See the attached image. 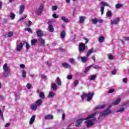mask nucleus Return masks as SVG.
<instances>
[{"mask_svg":"<svg viewBox=\"0 0 129 129\" xmlns=\"http://www.w3.org/2000/svg\"><path fill=\"white\" fill-rule=\"evenodd\" d=\"M24 43L21 42L19 44H17L16 46V50L17 52H21L23 49L24 46Z\"/></svg>","mask_w":129,"mask_h":129,"instance_id":"nucleus-6","label":"nucleus"},{"mask_svg":"<svg viewBox=\"0 0 129 129\" xmlns=\"http://www.w3.org/2000/svg\"><path fill=\"white\" fill-rule=\"evenodd\" d=\"M39 97L40 98H41V99H45V94H44V93L41 92L39 93Z\"/></svg>","mask_w":129,"mask_h":129,"instance_id":"nucleus-31","label":"nucleus"},{"mask_svg":"<svg viewBox=\"0 0 129 129\" xmlns=\"http://www.w3.org/2000/svg\"><path fill=\"white\" fill-rule=\"evenodd\" d=\"M15 14L11 13L10 14V17L11 18L12 20H15Z\"/></svg>","mask_w":129,"mask_h":129,"instance_id":"nucleus-44","label":"nucleus"},{"mask_svg":"<svg viewBox=\"0 0 129 129\" xmlns=\"http://www.w3.org/2000/svg\"><path fill=\"white\" fill-rule=\"evenodd\" d=\"M28 27H30L31 25H32V22L31 21H28V23L26 24Z\"/></svg>","mask_w":129,"mask_h":129,"instance_id":"nucleus-56","label":"nucleus"},{"mask_svg":"<svg viewBox=\"0 0 129 129\" xmlns=\"http://www.w3.org/2000/svg\"><path fill=\"white\" fill-rule=\"evenodd\" d=\"M85 44L83 43H80L79 45V50L80 53H83L85 50Z\"/></svg>","mask_w":129,"mask_h":129,"instance_id":"nucleus-7","label":"nucleus"},{"mask_svg":"<svg viewBox=\"0 0 129 129\" xmlns=\"http://www.w3.org/2000/svg\"><path fill=\"white\" fill-rule=\"evenodd\" d=\"M100 5L101 6H103L104 7H105V6L106 7H108L109 8L110 7L109 4H108L107 3L103 2V1H102L100 3Z\"/></svg>","mask_w":129,"mask_h":129,"instance_id":"nucleus-20","label":"nucleus"},{"mask_svg":"<svg viewBox=\"0 0 129 129\" xmlns=\"http://www.w3.org/2000/svg\"><path fill=\"white\" fill-rule=\"evenodd\" d=\"M35 119H36V116L35 115L32 116L30 120V124L34 123V121H35Z\"/></svg>","mask_w":129,"mask_h":129,"instance_id":"nucleus-22","label":"nucleus"},{"mask_svg":"<svg viewBox=\"0 0 129 129\" xmlns=\"http://www.w3.org/2000/svg\"><path fill=\"white\" fill-rule=\"evenodd\" d=\"M112 75H115V74H116V70H114L112 71Z\"/></svg>","mask_w":129,"mask_h":129,"instance_id":"nucleus-57","label":"nucleus"},{"mask_svg":"<svg viewBox=\"0 0 129 129\" xmlns=\"http://www.w3.org/2000/svg\"><path fill=\"white\" fill-rule=\"evenodd\" d=\"M93 52H94V49L93 48L90 49L87 53V57L88 58V57H89V56H90V55H91Z\"/></svg>","mask_w":129,"mask_h":129,"instance_id":"nucleus-17","label":"nucleus"},{"mask_svg":"<svg viewBox=\"0 0 129 129\" xmlns=\"http://www.w3.org/2000/svg\"><path fill=\"white\" fill-rule=\"evenodd\" d=\"M85 123L87 124V127H90V126H92V125L94 124L93 122H92L90 119L85 121Z\"/></svg>","mask_w":129,"mask_h":129,"instance_id":"nucleus-8","label":"nucleus"},{"mask_svg":"<svg viewBox=\"0 0 129 129\" xmlns=\"http://www.w3.org/2000/svg\"><path fill=\"white\" fill-rule=\"evenodd\" d=\"M96 78V76L92 75L90 78V80H95Z\"/></svg>","mask_w":129,"mask_h":129,"instance_id":"nucleus-48","label":"nucleus"},{"mask_svg":"<svg viewBox=\"0 0 129 129\" xmlns=\"http://www.w3.org/2000/svg\"><path fill=\"white\" fill-rule=\"evenodd\" d=\"M69 62H70L71 64H74V63H75V59L72 58H69Z\"/></svg>","mask_w":129,"mask_h":129,"instance_id":"nucleus-40","label":"nucleus"},{"mask_svg":"<svg viewBox=\"0 0 129 129\" xmlns=\"http://www.w3.org/2000/svg\"><path fill=\"white\" fill-rule=\"evenodd\" d=\"M106 106V104L102 105L95 108L94 109V110H97V109H103V108H105Z\"/></svg>","mask_w":129,"mask_h":129,"instance_id":"nucleus-13","label":"nucleus"},{"mask_svg":"<svg viewBox=\"0 0 129 129\" xmlns=\"http://www.w3.org/2000/svg\"><path fill=\"white\" fill-rule=\"evenodd\" d=\"M26 74H27V73L26 72V71L25 70H23V71H22V77H23V78H25L26 77Z\"/></svg>","mask_w":129,"mask_h":129,"instance_id":"nucleus-41","label":"nucleus"},{"mask_svg":"<svg viewBox=\"0 0 129 129\" xmlns=\"http://www.w3.org/2000/svg\"><path fill=\"white\" fill-rule=\"evenodd\" d=\"M100 9L101 14V15H103V12H104V7L103 6H102L101 7Z\"/></svg>","mask_w":129,"mask_h":129,"instance_id":"nucleus-46","label":"nucleus"},{"mask_svg":"<svg viewBox=\"0 0 129 129\" xmlns=\"http://www.w3.org/2000/svg\"><path fill=\"white\" fill-rule=\"evenodd\" d=\"M23 43H25L26 44V49L27 50H29L30 49V44H29L27 42H23Z\"/></svg>","mask_w":129,"mask_h":129,"instance_id":"nucleus-42","label":"nucleus"},{"mask_svg":"<svg viewBox=\"0 0 129 129\" xmlns=\"http://www.w3.org/2000/svg\"><path fill=\"white\" fill-rule=\"evenodd\" d=\"M123 82L124 83H126L127 82V79L126 78H124L123 79Z\"/></svg>","mask_w":129,"mask_h":129,"instance_id":"nucleus-62","label":"nucleus"},{"mask_svg":"<svg viewBox=\"0 0 129 129\" xmlns=\"http://www.w3.org/2000/svg\"><path fill=\"white\" fill-rule=\"evenodd\" d=\"M0 116H1L2 118H4V112L2 111V110L1 109H0Z\"/></svg>","mask_w":129,"mask_h":129,"instance_id":"nucleus-52","label":"nucleus"},{"mask_svg":"<svg viewBox=\"0 0 129 129\" xmlns=\"http://www.w3.org/2000/svg\"><path fill=\"white\" fill-rule=\"evenodd\" d=\"M91 67H92V66H89L86 68V69L85 70V73H87V72L89 71V69H90Z\"/></svg>","mask_w":129,"mask_h":129,"instance_id":"nucleus-37","label":"nucleus"},{"mask_svg":"<svg viewBox=\"0 0 129 129\" xmlns=\"http://www.w3.org/2000/svg\"><path fill=\"white\" fill-rule=\"evenodd\" d=\"M114 91H115L114 89H110L109 90L108 93H112L113 92H114Z\"/></svg>","mask_w":129,"mask_h":129,"instance_id":"nucleus-49","label":"nucleus"},{"mask_svg":"<svg viewBox=\"0 0 129 129\" xmlns=\"http://www.w3.org/2000/svg\"><path fill=\"white\" fill-rule=\"evenodd\" d=\"M65 36H66V33L65 32V31H62L60 33V37L61 39H64V38H65Z\"/></svg>","mask_w":129,"mask_h":129,"instance_id":"nucleus-27","label":"nucleus"},{"mask_svg":"<svg viewBox=\"0 0 129 129\" xmlns=\"http://www.w3.org/2000/svg\"><path fill=\"white\" fill-rule=\"evenodd\" d=\"M48 30L49 32H54V28H53V26H52V25L49 24L48 26Z\"/></svg>","mask_w":129,"mask_h":129,"instance_id":"nucleus-32","label":"nucleus"},{"mask_svg":"<svg viewBox=\"0 0 129 129\" xmlns=\"http://www.w3.org/2000/svg\"><path fill=\"white\" fill-rule=\"evenodd\" d=\"M43 11H44V4H41L39 8L36 10L35 13L37 15L40 16V15H42Z\"/></svg>","mask_w":129,"mask_h":129,"instance_id":"nucleus-4","label":"nucleus"},{"mask_svg":"<svg viewBox=\"0 0 129 129\" xmlns=\"http://www.w3.org/2000/svg\"><path fill=\"white\" fill-rule=\"evenodd\" d=\"M57 9H58V7H57V6H52V11H56V10H57Z\"/></svg>","mask_w":129,"mask_h":129,"instance_id":"nucleus-53","label":"nucleus"},{"mask_svg":"<svg viewBox=\"0 0 129 129\" xmlns=\"http://www.w3.org/2000/svg\"><path fill=\"white\" fill-rule=\"evenodd\" d=\"M123 7V5L120 4H116L115 6V9H120V8H122Z\"/></svg>","mask_w":129,"mask_h":129,"instance_id":"nucleus-30","label":"nucleus"},{"mask_svg":"<svg viewBox=\"0 0 129 129\" xmlns=\"http://www.w3.org/2000/svg\"><path fill=\"white\" fill-rule=\"evenodd\" d=\"M51 87L53 90H57V85L55 83H53L51 85Z\"/></svg>","mask_w":129,"mask_h":129,"instance_id":"nucleus-34","label":"nucleus"},{"mask_svg":"<svg viewBox=\"0 0 129 129\" xmlns=\"http://www.w3.org/2000/svg\"><path fill=\"white\" fill-rule=\"evenodd\" d=\"M3 70L4 71V74H3L4 77H7L11 73V69L8 67V65H4Z\"/></svg>","mask_w":129,"mask_h":129,"instance_id":"nucleus-3","label":"nucleus"},{"mask_svg":"<svg viewBox=\"0 0 129 129\" xmlns=\"http://www.w3.org/2000/svg\"><path fill=\"white\" fill-rule=\"evenodd\" d=\"M107 56L109 60H113V59H114V57L113 55H112V54H111V53L108 54Z\"/></svg>","mask_w":129,"mask_h":129,"instance_id":"nucleus-28","label":"nucleus"},{"mask_svg":"<svg viewBox=\"0 0 129 129\" xmlns=\"http://www.w3.org/2000/svg\"><path fill=\"white\" fill-rule=\"evenodd\" d=\"M119 18L117 17L115 19L111 21V25H116L119 22Z\"/></svg>","mask_w":129,"mask_h":129,"instance_id":"nucleus-10","label":"nucleus"},{"mask_svg":"<svg viewBox=\"0 0 129 129\" xmlns=\"http://www.w3.org/2000/svg\"><path fill=\"white\" fill-rule=\"evenodd\" d=\"M120 98H117L114 102L112 103V105H117L119 102H120Z\"/></svg>","mask_w":129,"mask_h":129,"instance_id":"nucleus-16","label":"nucleus"},{"mask_svg":"<svg viewBox=\"0 0 129 129\" xmlns=\"http://www.w3.org/2000/svg\"><path fill=\"white\" fill-rule=\"evenodd\" d=\"M97 112L93 113V114L89 115L88 117L85 118H80L77 120L75 124L76 127H78L82 123L83 120H87V119H90V118H93L94 116H95L97 114Z\"/></svg>","mask_w":129,"mask_h":129,"instance_id":"nucleus-1","label":"nucleus"},{"mask_svg":"<svg viewBox=\"0 0 129 129\" xmlns=\"http://www.w3.org/2000/svg\"><path fill=\"white\" fill-rule=\"evenodd\" d=\"M110 113H111V111L109 110V108H107L105 110L100 112V115H101V116H102L104 115H107L108 114H110Z\"/></svg>","mask_w":129,"mask_h":129,"instance_id":"nucleus-5","label":"nucleus"},{"mask_svg":"<svg viewBox=\"0 0 129 129\" xmlns=\"http://www.w3.org/2000/svg\"><path fill=\"white\" fill-rule=\"evenodd\" d=\"M106 16L108 17V18H110V17L112 16V13H111V11H108L106 12Z\"/></svg>","mask_w":129,"mask_h":129,"instance_id":"nucleus-26","label":"nucleus"},{"mask_svg":"<svg viewBox=\"0 0 129 129\" xmlns=\"http://www.w3.org/2000/svg\"><path fill=\"white\" fill-rule=\"evenodd\" d=\"M78 59H81L82 62L83 63H85L86 61H87V59H88V57L87 56L86 57H82V56H79Z\"/></svg>","mask_w":129,"mask_h":129,"instance_id":"nucleus-14","label":"nucleus"},{"mask_svg":"<svg viewBox=\"0 0 129 129\" xmlns=\"http://www.w3.org/2000/svg\"><path fill=\"white\" fill-rule=\"evenodd\" d=\"M61 20L64 22V23H68L69 22V20L67 19L66 17L62 16L61 18Z\"/></svg>","mask_w":129,"mask_h":129,"instance_id":"nucleus-29","label":"nucleus"},{"mask_svg":"<svg viewBox=\"0 0 129 129\" xmlns=\"http://www.w3.org/2000/svg\"><path fill=\"white\" fill-rule=\"evenodd\" d=\"M62 120H64V119H65V114H62Z\"/></svg>","mask_w":129,"mask_h":129,"instance_id":"nucleus-63","label":"nucleus"},{"mask_svg":"<svg viewBox=\"0 0 129 129\" xmlns=\"http://www.w3.org/2000/svg\"><path fill=\"white\" fill-rule=\"evenodd\" d=\"M52 17L54 18V19H56V18H58L59 16L57 15L56 14H54L52 15Z\"/></svg>","mask_w":129,"mask_h":129,"instance_id":"nucleus-54","label":"nucleus"},{"mask_svg":"<svg viewBox=\"0 0 129 129\" xmlns=\"http://www.w3.org/2000/svg\"><path fill=\"white\" fill-rule=\"evenodd\" d=\"M54 95H55V93H54L52 92H50L48 94V97H49V98H53V97H54Z\"/></svg>","mask_w":129,"mask_h":129,"instance_id":"nucleus-33","label":"nucleus"},{"mask_svg":"<svg viewBox=\"0 0 129 129\" xmlns=\"http://www.w3.org/2000/svg\"><path fill=\"white\" fill-rule=\"evenodd\" d=\"M41 78L43 79H46V76H45V75H41Z\"/></svg>","mask_w":129,"mask_h":129,"instance_id":"nucleus-64","label":"nucleus"},{"mask_svg":"<svg viewBox=\"0 0 129 129\" xmlns=\"http://www.w3.org/2000/svg\"><path fill=\"white\" fill-rule=\"evenodd\" d=\"M13 35H14V33L12 32H9L6 34V36L9 37H13Z\"/></svg>","mask_w":129,"mask_h":129,"instance_id":"nucleus-35","label":"nucleus"},{"mask_svg":"<svg viewBox=\"0 0 129 129\" xmlns=\"http://www.w3.org/2000/svg\"><path fill=\"white\" fill-rule=\"evenodd\" d=\"M10 125H11V123H7L5 125V127H9V126H10Z\"/></svg>","mask_w":129,"mask_h":129,"instance_id":"nucleus-59","label":"nucleus"},{"mask_svg":"<svg viewBox=\"0 0 129 129\" xmlns=\"http://www.w3.org/2000/svg\"><path fill=\"white\" fill-rule=\"evenodd\" d=\"M128 104V102H126L122 104V106H126Z\"/></svg>","mask_w":129,"mask_h":129,"instance_id":"nucleus-61","label":"nucleus"},{"mask_svg":"<svg viewBox=\"0 0 129 129\" xmlns=\"http://www.w3.org/2000/svg\"><path fill=\"white\" fill-rule=\"evenodd\" d=\"M25 30L28 31L29 33H33V31H32V29L31 28H26Z\"/></svg>","mask_w":129,"mask_h":129,"instance_id":"nucleus-51","label":"nucleus"},{"mask_svg":"<svg viewBox=\"0 0 129 129\" xmlns=\"http://www.w3.org/2000/svg\"><path fill=\"white\" fill-rule=\"evenodd\" d=\"M44 118L45 119L48 120L49 119H53V118H54V117L52 115L48 114L45 116Z\"/></svg>","mask_w":129,"mask_h":129,"instance_id":"nucleus-15","label":"nucleus"},{"mask_svg":"<svg viewBox=\"0 0 129 129\" xmlns=\"http://www.w3.org/2000/svg\"><path fill=\"white\" fill-rule=\"evenodd\" d=\"M38 42V40L37 39H33L31 41V45L33 46V45H35Z\"/></svg>","mask_w":129,"mask_h":129,"instance_id":"nucleus-36","label":"nucleus"},{"mask_svg":"<svg viewBox=\"0 0 129 129\" xmlns=\"http://www.w3.org/2000/svg\"><path fill=\"white\" fill-rule=\"evenodd\" d=\"M91 22H92V24L94 25H96L98 23V19L97 18H94L91 20Z\"/></svg>","mask_w":129,"mask_h":129,"instance_id":"nucleus-25","label":"nucleus"},{"mask_svg":"<svg viewBox=\"0 0 129 129\" xmlns=\"http://www.w3.org/2000/svg\"><path fill=\"white\" fill-rule=\"evenodd\" d=\"M123 39L124 41H129V37H124Z\"/></svg>","mask_w":129,"mask_h":129,"instance_id":"nucleus-55","label":"nucleus"},{"mask_svg":"<svg viewBox=\"0 0 129 129\" xmlns=\"http://www.w3.org/2000/svg\"><path fill=\"white\" fill-rule=\"evenodd\" d=\"M94 69H99L100 68V67H99V66H94Z\"/></svg>","mask_w":129,"mask_h":129,"instance_id":"nucleus-60","label":"nucleus"},{"mask_svg":"<svg viewBox=\"0 0 129 129\" xmlns=\"http://www.w3.org/2000/svg\"><path fill=\"white\" fill-rule=\"evenodd\" d=\"M38 41L41 44V46H42V47H44L45 46V40H44L42 37H40L38 39Z\"/></svg>","mask_w":129,"mask_h":129,"instance_id":"nucleus-12","label":"nucleus"},{"mask_svg":"<svg viewBox=\"0 0 129 129\" xmlns=\"http://www.w3.org/2000/svg\"><path fill=\"white\" fill-rule=\"evenodd\" d=\"M24 11H25V6L21 5L19 7V15H22V14H23L24 12Z\"/></svg>","mask_w":129,"mask_h":129,"instance_id":"nucleus-11","label":"nucleus"},{"mask_svg":"<svg viewBox=\"0 0 129 129\" xmlns=\"http://www.w3.org/2000/svg\"><path fill=\"white\" fill-rule=\"evenodd\" d=\"M94 95V93L89 92L88 93H85L83 92L81 97L82 100H84V98H87V101H90L92 100V97Z\"/></svg>","mask_w":129,"mask_h":129,"instance_id":"nucleus-2","label":"nucleus"},{"mask_svg":"<svg viewBox=\"0 0 129 129\" xmlns=\"http://www.w3.org/2000/svg\"><path fill=\"white\" fill-rule=\"evenodd\" d=\"M83 40H85V44H87L88 43V39H87L86 38H84Z\"/></svg>","mask_w":129,"mask_h":129,"instance_id":"nucleus-58","label":"nucleus"},{"mask_svg":"<svg viewBox=\"0 0 129 129\" xmlns=\"http://www.w3.org/2000/svg\"><path fill=\"white\" fill-rule=\"evenodd\" d=\"M73 77V76H72V75H68V76H67V79H68L69 80H70L72 79Z\"/></svg>","mask_w":129,"mask_h":129,"instance_id":"nucleus-47","label":"nucleus"},{"mask_svg":"<svg viewBox=\"0 0 129 129\" xmlns=\"http://www.w3.org/2000/svg\"><path fill=\"white\" fill-rule=\"evenodd\" d=\"M36 34L37 35V37H42V36H43V31L40 30H38L36 31Z\"/></svg>","mask_w":129,"mask_h":129,"instance_id":"nucleus-18","label":"nucleus"},{"mask_svg":"<svg viewBox=\"0 0 129 129\" xmlns=\"http://www.w3.org/2000/svg\"><path fill=\"white\" fill-rule=\"evenodd\" d=\"M79 23L80 24H83L84 23V21H85L86 19V17L85 16H80L79 17Z\"/></svg>","mask_w":129,"mask_h":129,"instance_id":"nucleus-9","label":"nucleus"},{"mask_svg":"<svg viewBox=\"0 0 129 129\" xmlns=\"http://www.w3.org/2000/svg\"><path fill=\"white\" fill-rule=\"evenodd\" d=\"M26 87L28 89H31V88H32V85L30 83H28L26 85Z\"/></svg>","mask_w":129,"mask_h":129,"instance_id":"nucleus-45","label":"nucleus"},{"mask_svg":"<svg viewBox=\"0 0 129 129\" xmlns=\"http://www.w3.org/2000/svg\"><path fill=\"white\" fill-rule=\"evenodd\" d=\"M124 108H120L119 109L116 110V112H123Z\"/></svg>","mask_w":129,"mask_h":129,"instance_id":"nucleus-39","label":"nucleus"},{"mask_svg":"<svg viewBox=\"0 0 129 129\" xmlns=\"http://www.w3.org/2000/svg\"><path fill=\"white\" fill-rule=\"evenodd\" d=\"M55 82H56V84H57V85H58V86L61 85V80H60V78L59 77H57L55 79Z\"/></svg>","mask_w":129,"mask_h":129,"instance_id":"nucleus-19","label":"nucleus"},{"mask_svg":"<svg viewBox=\"0 0 129 129\" xmlns=\"http://www.w3.org/2000/svg\"><path fill=\"white\" fill-rule=\"evenodd\" d=\"M99 43H103L104 42V37L100 36L98 38Z\"/></svg>","mask_w":129,"mask_h":129,"instance_id":"nucleus-24","label":"nucleus"},{"mask_svg":"<svg viewBox=\"0 0 129 129\" xmlns=\"http://www.w3.org/2000/svg\"><path fill=\"white\" fill-rule=\"evenodd\" d=\"M79 83V81L78 80H76L74 82V86H77L78 85V84Z\"/></svg>","mask_w":129,"mask_h":129,"instance_id":"nucleus-50","label":"nucleus"},{"mask_svg":"<svg viewBox=\"0 0 129 129\" xmlns=\"http://www.w3.org/2000/svg\"><path fill=\"white\" fill-rule=\"evenodd\" d=\"M62 66L65 69H70V68H71L70 65H63Z\"/></svg>","mask_w":129,"mask_h":129,"instance_id":"nucleus-43","label":"nucleus"},{"mask_svg":"<svg viewBox=\"0 0 129 129\" xmlns=\"http://www.w3.org/2000/svg\"><path fill=\"white\" fill-rule=\"evenodd\" d=\"M26 18H27V15H24V17H21L19 20L18 22H23V21H24V20H25V19H26Z\"/></svg>","mask_w":129,"mask_h":129,"instance_id":"nucleus-38","label":"nucleus"},{"mask_svg":"<svg viewBox=\"0 0 129 129\" xmlns=\"http://www.w3.org/2000/svg\"><path fill=\"white\" fill-rule=\"evenodd\" d=\"M38 107V106L36 104H33L31 106V109L32 110H36Z\"/></svg>","mask_w":129,"mask_h":129,"instance_id":"nucleus-23","label":"nucleus"},{"mask_svg":"<svg viewBox=\"0 0 129 129\" xmlns=\"http://www.w3.org/2000/svg\"><path fill=\"white\" fill-rule=\"evenodd\" d=\"M43 102V101H42L41 99H38L37 101L35 102V104L37 106H40L41 104H42V103Z\"/></svg>","mask_w":129,"mask_h":129,"instance_id":"nucleus-21","label":"nucleus"}]
</instances>
